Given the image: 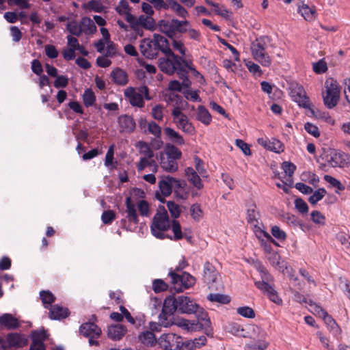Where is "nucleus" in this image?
<instances>
[{
    "label": "nucleus",
    "mask_w": 350,
    "mask_h": 350,
    "mask_svg": "<svg viewBox=\"0 0 350 350\" xmlns=\"http://www.w3.org/2000/svg\"><path fill=\"white\" fill-rule=\"evenodd\" d=\"M163 107L161 105H157L152 109V116L154 119L161 121L163 118Z\"/></svg>",
    "instance_id": "e2e57ef3"
},
{
    "label": "nucleus",
    "mask_w": 350,
    "mask_h": 350,
    "mask_svg": "<svg viewBox=\"0 0 350 350\" xmlns=\"http://www.w3.org/2000/svg\"><path fill=\"white\" fill-rule=\"evenodd\" d=\"M112 81L118 85H125L129 82L128 75L124 70L116 68L111 73Z\"/></svg>",
    "instance_id": "bb28decb"
},
{
    "label": "nucleus",
    "mask_w": 350,
    "mask_h": 350,
    "mask_svg": "<svg viewBox=\"0 0 350 350\" xmlns=\"http://www.w3.org/2000/svg\"><path fill=\"white\" fill-rule=\"evenodd\" d=\"M126 218L131 223L138 224L139 219L136 210V205L132 201L131 197H127L125 200Z\"/></svg>",
    "instance_id": "6ab92c4d"
},
{
    "label": "nucleus",
    "mask_w": 350,
    "mask_h": 350,
    "mask_svg": "<svg viewBox=\"0 0 350 350\" xmlns=\"http://www.w3.org/2000/svg\"><path fill=\"white\" fill-rule=\"evenodd\" d=\"M196 314L197 318L198 329L207 328L211 325V321L208 318V313L198 305L197 310L193 313Z\"/></svg>",
    "instance_id": "aec40b11"
},
{
    "label": "nucleus",
    "mask_w": 350,
    "mask_h": 350,
    "mask_svg": "<svg viewBox=\"0 0 350 350\" xmlns=\"http://www.w3.org/2000/svg\"><path fill=\"white\" fill-rule=\"evenodd\" d=\"M187 186V183L184 180H177L170 176L164 177L159 182V187L161 193L165 196L171 194L172 188L175 189V192L178 194L179 189H184Z\"/></svg>",
    "instance_id": "1a4fd4ad"
},
{
    "label": "nucleus",
    "mask_w": 350,
    "mask_h": 350,
    "mask_svg": "<svg viewBox=\"0 0 350 350\" xmlns=\"http://www.w3.org/2000/svg\"><path fill=\"white\" fill-rule=\"evenodd\" d=\"M175 36L177 33H184L187 31V27L189 25L188 21H178L174 18Z\"/></svg>",
    "instance_id": "58836bf2"
},
{
    "label": "nucleus",
    "mask_w": 350,
    "mask_h": 350,
    "mask_svg": "<svg viewBox=\"0 0 350 350\" xmlns=\"http://www.w3.org/2000/svg\"><path fill=\"white\" fill-rule=\"evenodd\" d=\"M325 91L323 92L325 105L328 109L334 108L340 98V90L338 83L332 78L327 79L325 82Z\"/></svg>",
    "instance_id": "39448f33"
},
{
    "label": "nucleus",
    "mask_w": 350,
    "mask_h": 350,
    "mask_svg": "<svg viewBox=\"0 0 350 350\" xmlns=\"http://www.w3.org/2000/svg\"><path fill=\"white\" fill-rule=\"evenodd\" d=\"M170 227V220L165 210L163 212L157 213L150 226L152 234L157 238L163 239L165 236L164 232Z\"/></svg>",
    "instance_id": "423d86ee"
},
{
    "label": "nucleus",
    "mask_w": 350,
    "mask_h": 350,
    "mask_svg": "<svg viewBox=\"0 0 350 350\" xmlns=\"http://www.w3.org/2000/svg\"><path fill=\"white\" fill-rule=\"evenodd\" d=\"M336 239L341 245L350 251V236L343 232H340L337 234Z\"/></svg>",
    "instance_id": "4d7b16f0"
},
{
    "label": "nucleus",
    "mask_w": 350,
    "mask_h": 350,
    "mask_svg": "<svg viewBox=\"0 0 350 350\" xmlns=\"http://www.w3.org/2000/svg\"><path fill=\"white\" fill-rule=\"evenodd\" d=\"M208 300L211 301L218 302L220 304H228L230 301V299L228 296L222 294H210L208 296Z\"/></svg>",
    "instance_id": "a18cd8bd"
},
{
    "label": "nucleus",
    "mask_w": 350,
    "mask_h": 350,
    "mask_svg": "<svg viewBox=\"0 0 350 350\" xmlns=\"http://www.w3.org/2000/svg\"><path fill=\"white\" fill-rule=\"evenodd\" d=\"M290 96L299 106L308 108L310 106L309 98L302 85L297 83H293L290 86Z\"/></svg>",
    "instance_id": "9b49d317"
},
{
    "label": "nucleus",
    "mask_w": 350,
    "mask_h": 350,
    "mask_svg": "<svg viewBox=\"0 0 350 350\" xmlns=\"http://www.w3.org/2000/svg\"><path fill=\"white\" fill-rule=\"evenodd\" d=\"M167 288V284L161 279H155L152 282V289L156 293L165 291Z\"/></svg>",
    "instance_id": "49530a36"
},
{
    "label": "nucleus",
    "mask_w": 350,
    "mask_h": 350,
    "mask_svg": "<svg viewBox=\"0 0 350 350\" xmlns=\"http://www.w3.org/2000/svg\"><path fill=\"white\" fill-rule=\"evenodd\" d=\"M347 157L345 153L337 152L335 150H329L325 154L323 159H325L327 163L332 167H337L340 165L342 159Z\"/></svg>",
    "instance_id": "f3484780"
},
{
    "label": "nucleus",
    "mask_w": 350,
    "mask_h": 350,
    "mask_svg": "<svg viewBox=\"0 0 350 350\" xmlns=\"http://www.w3.org/2000/svg\"><path fill=\"white\" fill-rule=\"evenodd\" d=\"M165 57L159 59V68L160 70L168 75H172L176 71L179 72L180 57L175 55L172 51L163 53Z\"/></svg>",
    "instance_id": "0eeeda50"
},
{
    "label": "nucleus",
    "mask_w": 350,
    "mask_h": 350,
    "mask_svg": "<svg viewBox=\"0 0 350 350\" xmlns=\"http://www.w3.org/2000/svg\"><path fill=\"white\" fill-rule=\"evenodd\" d=\"M172 230L174 232V237H170L171 239L178 241L183 238V234L181 231V226L180 223L176 220H173L172 222Z\"/></svg>",
    "instance_id": "37998d69"
},
{
    "label": "nucleus",
    "mask_w": 350,
    "mask_h": 350,
    "mask_svg": "<svg viewBox=\"0 0 350 350\" xmlns=\"http://www.w3.org/2000/svg\"><path fill=\"white\" fill-rule=\"evenodd\" d=\"M174 123L178 129L189 135H193L196 132L195 127L189 121L187 116H182L180 118L175 120Z\"/></svg>",
    "instance_id": "412c9836"
},
{
    "label": "nucleus",
    "mask_w": 350,
    "mask_h": 350,
    "mask_svg": "<svg viewBox=\"0 0 350 350\" xmlns=\"http://www.w3.org/2000/svg\"><path fill=\"white\" fill-rule=\"evenodd\" d=\"M269 146H268V150H271L273 152L279 153L284 150V145L278 139H272V141H269Z\"/></svg>",
    "instance_id": "5fc2aeb1"
},
{
    "label": "nucleus",
    "mask_w": 350,
    "mask_h": 350,
    "mask_svg": "<svg viewBox=\"0 0 350 350\" xmlns=\"http://www.w3.org/2000/svg\"><path fill=\"white\" fill-rule=\"evenodd\" d=\"M40 297L45 308H49L51 304L55 302L56 298L54 295L49 291H41Z\"/></svg>",
    "instance_id": "f704fd0d"
},
{
    "label": "nucleus",
    "mask_w": 350,
    "mask_h": 350,
    "mask_svg": "<svg viewBox=\"0 0 350 350\" xmlns=\"http://www.w3.org/2000/svg\"><path fill=\"white\" fill-rule=\"evenodd\" d=\"M68 31L72 35L79 36L82 33L81 25H79L76 22L72 21L67 24Z\"/></svg>",
    "instance_id": "864d4df0"
},
{
    "label": "nucleus",
    "mask_w": 350,
    "mask_h": 350,
    "mask_svg": "<svg viewBox=\"0 0 350 350\" xmlns=\"http://www.w3.org/2000/svg\"><path fill=\"white\" fill-rule=\"evenodd\" d=\"M198 308V304L190 297L178 295L168 296L163 303L161 313L159 315V325L164 327L172 325L174 323V313L178 312L180 314H193Z\"/></svg>",
    "instance_id": "f257e3e1"
},
{
    "label": "nucleus",
    "mask_w": 350,
    "mask_h": 350,
    "mask_svg": "<svg viewBox=\"0 0 350 350\" xmlns=\"http://www.w3.org/2000/svg\"><path fill=\"white\" fill-rule=\"evenodd\" d=\"M167 207L174 218H178L180 215V209L179 206L173 201L167 202Z\"/></svg>",
    "instance_id": "8fccbe9b"
},
{
    "label": "nucleus",
    "mask_w": 350,
    "mask_h": 350,
    "mask_svg": "<svg viewBox=\"0 0 350 350\" xmlns=\"http://www.w3.org/2000/svg\"><path fill=\"white\" fill-rule=\"evenodd\" d=\"M83 103L85 107H88L92 106L96 100V96L93 91L90 89H87L83 95Z\"/></svg>",
    "instance_id": "79ce46f5"
},
{
    "label": "nucleus",
    "mask_w": 350,
    "mask_h": 350,
    "mask_svg": "<svg viewBox=\"0 0 350 350\" xmlns=\"http://www.w3.org/2000/svg\"><path fill=\"white\" fill-rule=\"evenodd\" d=\"M142 54L149 59H154L158 56L159 52L163 53L170 51L168 40L164 36L155 33L152 40L140 46Z\"/></svg>",
    "instance_id": "7ed1b4c3"
},
{
    "label": "nucleus",
    "mask_w": 350,
    "mask_h": 350,
    "mask_svg": "<svg viewBox=\"0 0 350 350\" xmlns=\"http://www.w3.org/2000/svg\"><path fill=\"white\" fill-rule=\"evenodd\" d=\"M299 12L306 21H311L314 18V10L307 5H304L299 8Z\"/></svg>",
    "instance_id": "6e6d98bb"
},
{
    "label": "nucleus",
    "mask_w": 350,
    "mask_h": 350,
    "mask_svg": "<svg viewBox=\"0 0 350 350\" xmlns=\"http://www.w3.org/2000/svg\"><path fill=\"white\" fill-rule=\"evenodd\" d=\"M163 153L176 161L178 159H180L182 157L181 151L174 145L171 144H167L165 145L164 152Z\"/></svg>",
    "instance_id": "2f4dec72"
},
{
    "label": "nucleus",
    "mask_w": 350,
    "mask_h": 350,
    "mask_svg": "<svg viewBox=\"0 0 350 350\" xmlns=\"http://www.w3.org/2000/svg\"><path fill=\"white\" fill-rule=\"evenodd\" d=\"M120 133H132L134 132L136 123L135 120L129 115H121L118 118Z\"/></svg>",
    "instance_id": "ddd939ff"
},
{
    "label": "nucleus",
    "mask_w": 350,
    "mask_h": 350,
    "mask_svg": "<svg viewBox=\"0 0 350 350\" xmlns=\"http://www.w3.org/2000/svg\"><path fill=\"white\" fill-rule=\"evenodd\" d=\"M126 332V327L120 324L113 325L108 327L107 335L113 340H120Z\"/></svg>",
    "instance_id": "5701e85b"
},
{
    "label": "nucleus",
    "mask_w": 350,
    "mask_h": 350,
    "mask_svg": "<svg viewBox=\"0 0 350 350\" xmlns=\"http://www.w3.org/2000/svg\"><path fill=\"white\" fill-rule=\"evenodd\" d=\"M87 8L96 12H101L103 10V5L97 0H92L88 2Z\"/></svg>",
    "instance_id": "338daca9"
},
{
    "label": "nucleus",
    "mask_w": 350,
    "mask_h": 350,
    "mask_svg": "<svg viewBox=\"0 0 350 350\" xmlns=\"http://www.w3.org/2000/svg\"><path fill=\"white\" fill-rule=\"evenodd\" d=\"M135 146L139 149V153L144 154V157L149 159L154 157V152L146 142L139 141L136 144Z\"/></svg>",
    "instance_id": "e433bc0d"
},
{
    "label": "nucleus",
    "mask_w": 350,
    "mask_h": 350,
    "mask_svg": "<svg viewBox=\"0 0 350 350\" xmlns=\"http://www.w3.org/2000/svg\"><path fill=\"white\" fill-rule=\"evenodd\" d=\"M79 332L85 337L89 338V344L90 346L99 345L94 338H98L101 334V329L95 323L87 322L83 323L79 328Z\"/></svg>",
    "instance_id": "9d476101"
},
{
    "label": "nucleus",
    "mask_w": 350,
    "mask_h": 350,
    "mask_svg": "<svg viewBox=\"0 0 350 350\" xmlns=\"http://www.w3.org/2000/svg\"><path fill=\"white\" fill-rule=\"evenodd\" d=\"M169 275L171 278L172 284L174 285L173 288L176 292L189 288L196 283V278L187 272H183L180 275L175 271H170Z\"/></svg>",
    "instance_id": "6e6552de"
},
{
    "label": "nucleus",
    "mask_w": 350,
    "mask_h": 350,
    "mask_svg": "<svg viewBox=\"0 0 350 350\" xmlns=\"http://www.w3.org/2000/svg\"><path fill=\"white\" fill-rule=\"evenodd\" d=\"M237 312L245 318L253 319L255 317L254 310L249 306H242L237 309Z\"/></svg>",
    "instance_id": "de8ad7c7"
},
{
    "label": "nucleus",
    "mask_w": 350,
    "mask_h": 350,
    "mask_svg": "<svg viewBox=\"0 0 350 350\" xmlns=\"http://www.w3.org/2000/svg\"><path fill=\"white\" fill-rule=\"evenodd\" d=\"M124 96L129 100L132 106H135L139 108L144 107V101L143 97L139 92H137L135 89L133 87H129L124 90Z\"/></svg>",
    "instance_id": "2eb2a0df"
},
{
    "label": "nucleus",
    "mask_w": 350,
    "mask_h": 350,
    "mask_svg": "<svg viewBox=\"0 0 350 350\" xmlns=\"http://www.w3.org/2000/svg\"><path fill=\"white\" fill-rule=\"evenodd\" d=\"M321 318L332 329H336V332H340V327L334 319L330 315H329L327 312H325V315H323Z\"/></svg>",
    "instance_id": "3c124183"
},
{
    "label": "nucleus",
    "mask_w": 350,
    "mask_h": 350,
    "mask_svg": "<svg viewBox=\"0 0 350 350\" xmlns=\"http://www.w3.org/2000/svg\"><path fill=\"white\" fill-rule=\"evenodd\" d=\"M139 340L146 346H152L156 343V337L151 331H145L139 335Z\"/></svg>",
    "instance_id": "473e14b6"
},
{
    "label": "nucleus",
    "mask_w": 350,
    "mask_h": 350,
    "mask_svg": "<svg viewBox=\"0 0 350 350\" xmlns=\"http://www.w3.org/2000/svg\"><path fill=\"white\" fill-rule=\"evenodd\" d=\"M326 193V190L324 188L318 189L309 198V202L312 205L316 204L319 201L323 199V198L325 196Z\"/></svg>",
    "instance_id": "ea45409f"
},
{
    "label": "nucleus",
    "mask_w": 350,
    "mask_h": 350,
    "mask_svg": "<svg viewBox=\"0 0 350 350\" xmlns=\"http://www.w3.org/2000/svg\"><path fill=\"white\" fill-rule=\"evenodd\" d=\"M116 11L123 16L128 23L134 20V16L131 13V8L126 0H120L116 8Z\"/></svg>",
    "instance_id": "4be33fe9"
},
{
    "label": "nucleus",
    "mask_w": 350,
    "mask_h": 350,
    "mask_svg": "<svg viewBox=\"0 0 350 350\" xmlns=\"http://www.w3.org/2000/svg\"><path fill=\"white\" fill-rule=\"evenodd\" d=\"M44 332H34L32 334V342L29 350H45L44 345Z\"/></svg>",
    "instance_id": "a878e982"
},
{
    "label": "nucleus",
    "mask_w": 350,
    "mask_h": 350,
    "mask_svg": "<svg viewBox=\"0 0 350 350\" xmlns=\"http://www.w3.org/2000/svg\"><path fill=\"white\" fill-rule=\"evenodd\" d=\"M312 68L314 72L317 74L324 73L327 70V63L323 59H321L312 64Z\"/></svg>",
    "instance_id": "09e8293b"
},
{
    "label": "nucleus",
    "mask_w": 350,
    "mask_h": 350,
    "mask_svg": "<svg viewBox=\"0 0 350 350\" xmlns=\"http://www.w3.org/2000/svg\"><path fill=\"white\" fill-rule=\"evenodd\" d=\"M147 133L154 135L156 139H160L161 135V128L155 122L150 121L149 122Z\"/></svg>",
    "instance_id": "c03bdc74"
},
{
    "label": "nucleus",
    "mask_w": 350,
    "mask_h": 350,
    "mask_svg": "<svg viewBox=\"0 0 350 350\" xmlns=\"http://www.w3.org/2000/svg\"><path fill=\"white\" fill-rule=\"evenodd\" d=\"M81 23L82 31H84L85 33L90 34L96 31V27L94 21L90 18H82Z\"/></svg>",
    "instance_id": "c9c22d12"
},
{
    "label": "nucleus",
    "mask_w": 350,
    "mask_h": 350,
    "mask_svg": "<svg viewBox=\"0 0 350 350\" xmlns=\"http://www.w3.org/2000/svg\"><path fill=\"white\" fill-rule=\"evenodd\" d=\"M172 325H176L178 327L188 332H192L198 329V324H196V322L194 321H191L189 320H187L185 319H178L176 321H174Z\"/></svg>",
    "instance_id": "72a5a7b5"
},
{
    "label": "nucleus",
    "mask_w": 350,
    "mask_h": 350,
    "mask_svg": "<svg viewBox=\"0 0 350 350\" xmlns=\"http://www.w3.org/2000/svg\"><path fill=\"white\" fill-rule=\"evenodd\" d=\"M116 218V213L113 211H105L101 215V220L104 224H111Z\"/></svg>",
    "instance_id": "603ef678"
},
{
    "label": "nucleus",
    "mask_w": 350,
    "mask_h": 350,
    "mask_svg": "<svg viewBox=\"0 0 350 350\" xmlns=\"http://www.w3.org/2000/svg\"><path fill=\"white\" fill-rule=\"evenodd\" d=\"M44 51L46 55L51 58L55 59L58 57L59 53L54 45L46 44L44 46Z\"/></svg>",
    "instance_id": "bf43d9fd"
},
{
    "label": "nucleus",
    "mask_w": 350,
    "mask_h": 350,
    "mask_svg": "<svg viewBox=\"0 0 350 350\" xmlns=\"http://www.w3.org/2000/svg\"><path fill=\"white\" fill-rule=\"evenodd\" d=\"M190 215L196 221H199L203 217V211L200 204H194L190 207Z\"/></svg>",
    "instance_id": "a19ab883"
},
{
    "label": "nucleus",
    "mask_w": 350,
    "mask_h": 350,
    "mask_svg": "<svg viewBox=\"0 0 350 350\" xmlns=\"http://www.w3.org/2000/svg\"><path fill=\"white\" fill-rule=\"evenodd\" d=\"M174 18L172 20H161L158 23L159 30L170 38L175 36Z\"/></svg>",
    "instance_id": "cd10ccee"
},
{
    "label": "nucleus",
    "mask_w": 350,
    "mask_h": 350,
    "mask_svg": "<svg viewBox=\"0 0 350 350\" xmlns=\"http://www.w3.org/2000/svg\"><path fill=\"white\" fill-rule=\"evenodd\" d=\"M164 133L166 136L171 140L173 143L181 146L185 144V140L183 137L175 130L172 128L166 127L164 129Z\"/></svg>",
    "instance_id": "c756f323"
},
{
    "label": "nucleus",
    "mask_w": 350,
    "mask_h": 350,
    "mask_svg": "<svg viewBox=\"0 0 350 350\" xmlns=\"http://www.w3.org/2000/svg\"><path fill=\"white\" fill-rule=\"evenodd\" d=\"M271 234L275 238L280 241L285 240L286 237L285 232L278 226H274L271 228Z\"/></svg>",
    "instance_id": "0e129e2a"
},
{
    "label": "nucleus",
    "mask_w": 350,
    "mask_h": 350,
    "mask_svg": "<svg viewBox=\"0 0 350 350\" xmlns=\"http://www.w3.org/2000/svg\"><path fill=\"white\" fill-rule=\"evenodd\" d=\"M69 314V310L66 307L56 304L49 308V317L51 319L60 321L68 317Z\"/></svg>",
    "instance_id": "dca6fc26"
},
{
    "label": "nucleus",
    "mask_w": 350,
    "mask_h": 350,
    "mask_svg": "<svg viewBox=\"0 0 350 350\" xmlns=\"http://www.w3.org/2000/svg\"><path fill=\"white\" fill-rule=\"evenodd\" d=\"M8 341L12 346L21 347L25 343L24 338L17 333H11L8 335Z\"/></svg>",
    "instance_id": "4c0bfd02"
},
{
    "label": "nucleus",
    "mask_w": 350,
    "mask_h": 350,
    "mask_svg": "<svg viewBox=\"0 0 350 350\" xmlns=\"http://www.w3.org/2000/svg\"><path fill=\"white\" fill-rule=\"evenodd\" d=\"M196 120L205 125L211 122L212 117L207 109L203 105H199L197 108Z\"/></svg>",
    "instance_id": "c85d7f7f"
},
{
    "label": "nucleus",
    "mask_w": 350,
    "mask_h": 350,
    "mask_svg": "<svg viewBox=\"0 0 350 350\" xmlns=\"http://www.w3.org/2000/svg\"><path fill=\"white\" fill-rule=\"evenodd\" d=\"M137 208L139 212L142 216H148L149 215V204L145 200H140L137 203Z\"/></svg>",
    "instance_id": "69168bd1"
},
{
    "label": "nucleus",
    "mask_w": 350,
    "mask_h": 350,
    "mask_svg": "<svg viewBox=\"0 0 350 350\" xmlns=\"http://www.w3.org/2000/svg\"><path fill=\"white\" fill-rule=\"evenodd\" d=\"M340 284L342 285L341 289L350 299V281L346 278H340Z\"/></svg>",
    "instance_id": "774afa93"
},
{
    "label": "nucleus",
    "mask_w": 350,
    "mask_h": 350,
    "mask_svg": "<svg viewBox=\"0 0 350 350\" xmlns=\"http://www.w3.org/2000/svg\"><path fill=\"white\" fill-rule=\"evenodd\" d=\"M256 267L260 274L262 281H256L255 286L264 294H266L269 299L273 303L280 305L282 300L279 297L277 291L270 284L273 282V277L269 273L267 269L260 263H258Z\"/></svg>",
    "instance_id": "f03ea898"
},
{
    "label": "nucleus",
    "mask_w": 350,
    "mask_h": 350,
    "mask_svg": "<svg viewBox=\"0 0 350 350\" xmlns=\"http://www.w3.org/2000/svg\"><path fill=\"white\" fill-rule=\"evenodd\" d=\"M160 165L166 172H174L178 170V163L163 153L160 154Z\"/></svg>",
    "instance_id": "b1692460"
},
{
    "label": "nucleus",
    "mask_w": 350,
    "mask_h": 350,
    "mask_svg": "<svg viewBox=\"0 0 350 350\" xmlns=\"http://www.w3.org/2000/svg\"><path fill=\"white\" fill-rule=\"evenodd\" d=\"M269 42V37L263 36L257 38L251 44V51L254 59L265 67H269L272 62L270 56L266 52L267 44Z\"/></svg>",
    "instance_id": "20e7f679"
},
{
    "label": "nucleus",
    "mask_w": 350,
    "mask_h": 350,
    "mask_svg": "<svg viewBox=\"0 0 350 350\" xmlns=\"http://www.w3.org/2000/svg\"><path fill=\"white\" fill-rule=\"evenodd\" d=\"M304 129L308 133L314 137H318L320 135L319 128L310 122H306L304 125Z\"/></svg>",
    "instance_id": "680f3d73"
},
{
    "label": "nucleus",
    "mask_w": 350,
    "mask_h": 350,
    "mask_svg": "<svg viewBox=\"0 0 350 350\" xmlns=\"http://www.w3.org/2000/svg\"><path fill=\"white\" fill-rule=\"evenodd\" d=\"M324 180L340 191H343L345 189V187L341 184V183L332 176L325 175Z\"/></svg>",
    "instance_id": "13d9d810"
},
{
    "label": "nucleus",
    "mask_w": 350,
    "mask_h": 350,
    "mask_svg": "<svg viewBox=\"0 0 350 350\" xmlns=\"http://www.w3.org/2000/svg\"><path fill=\"white\" fill-rule=\"evenodd\" d=\"M247 215V222L251 225H253L254 227H257L259 224L258 219L260 217V214L256 210L255 204H253L248 208Z\"/></svg>",
    "instance_id": "7c9ffc66"
},
{
    "label": "nucleus",
    "mask_w": 350,
    "mask_h": 350,
    "mask_svg": "<svg viewBox=\"0 0 350 350\" xmlns=\"http://www.w3.org/2000/svg\"><path fill=\"white\" fill-rule=\"evenodd\" d=\"M132 29L137 31V27L141 26L148 30H154L156 28V22L152 16L141 15L138 18L134 16V20L129 23Z\"/></svg>",
    "instance_id": "f8f14e48"
},
{
    "label": "nucleus",
    "mask_w": 350,
    "mask_h": 350,
    "mask_svg": "<svg viewBox=\"0 0 350 350\" xmlns=\"http://www.w3.org/2000/svg\"><path fill=\"white\" fill-rule=\"evenodd\" d=\"M219 275L218 271L216 270L215 266L206 261L203 267L202 280L204 282L207 284H212L215 283Z\"/></svg>",
    "instance_id": "4468645a"
},
{
    "label": "nucleus",
    "mask_w": 350,
    "mask_h": 350,
    "mask_svg": "<svg viewBox=\"0 0 350 350\" xmlns=\"http://www.w3.org/2000/svg\"><path fill=\"white\" fill-rule=\"evenodd\" d=\"M185 171L187 180L193 185V187L197 189H201L203 188L204 185L202 183L201 178L198 172L193 168L188 167Z\"/></svg>",
    "instance_id": "393cba45"
},
{
    "label": "nucleus",
    "mask_w": 350,
    "mask_h": 350,
    "mask_svg": "<svg viewBox=\"0 0 350 350\" xmlns=\"http://www.w3.org/2000/svg\"><path fill=\"white\" fill-rule=\"evenodd\" d=\"M295 208L301 213H307L308 211V206L306 202L301 198H297L295 200Z\"/></svg>",
    "instance_id": "052dcab7"
},
{
    "label": "nucleus",
    "mask_w": 350,
    "mask_h": 350,
    "mask_svg": "<svg viewBox=\"0 0 350 350\" xmlns=\"http://www.w3.org/2000/svg\"><path fill=\"white\" fill-rule=\"evenodd\" d=\"M0 325L9 330L17 329L21 326L18 319L9 313L0 317Z\"/></svg>",
    "instance_id": "a211bd4d"
}]
</instances>
